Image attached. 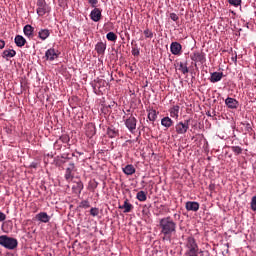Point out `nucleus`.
Listing matches in <instances>:
<instances>
[{"label":"nucleus","instance_id":"39","mask_svg":"<svg viewBox=\"0 0 256 256\" xmlns=\"http://www.w3.org/2000/svg\"><path fill=\"white\" fill-rule=\"evenodd\" d=\"M250 205H251L252 211H256V195L252 197Z\"/></svg>","mask_w":256,"mask_h":256},{"label":"nucleus","instance_id":"22","mask_svg":"<svg viewBox=\"0 0 256 256\" xmlns=\"http://www.w3.org/2000/svg\"><path fill=\"white\" fill-rule=\"evenodd\" d=\"M179 105H175L170 109V117L173 119H179Z\"/></svg>","mask_w":256,"mask_h":256},{"label":"nucleus","instance_id":"14","mask_svg":"<svg viewBox=\"0 0 256 256\" xmlns=\"http://www.w3.org/2000/svg\"><path fill=\"white\" fill-rule=\"evenodd\" d=\"M36 219L40 221V223H49L51 216L47 215V212H40L36 215Z\"/></svg>","mask_w":256,"mask_h":256},{"label":"nucleus","instance_id":"41","mask_svg":"<svg viewBox=\"0 0 256 256\" xmlns=\"http://www.w3.org/2000/svg\"><path fill=\"white\" fill-rule=\"evenodd\" d=\"M88 3L91 5V7L95 8L97 7L99 0H88Z\"/></svg>","mask_w":256,"mask_h":256},{"label":"nucleus","instance_id":"23","mask_svg":"<svg viewBox=\"0 0 256 256\" xmlns=\"http://www.w3.org/2000/svg\"><path fill=\"white\" fill-rule=\"evenodd\" d=\"M161 125L163 127H166V129H169V127H173V121L171 120V118H169V116H166L162 118Z\"/></svg>","mask_w":256,"mask_h":256},{"label":"nucleus","instance_id":"44","mask_svg":"<svg viewBox=\"0 0 256 256\" xmlns=\"http://www.w3.org/2000/svg\"><path fill=\"white\" fill-rule=\"evenodd\" d=\"M0 49H5V41L0 39Z\"/></svg>","mask_w":256,"mask_h":256},{"label":"nucleus","instance_id":"21","mask_svg":"<svg viewBox=\"0 0 256 256\" xmlns=\"http://www.w3.org/2000/svg\"><path fill=\"white\" fill-rule=\"evenodd\" d=\"M14 43L17 47H25V43H27V40L21 35H16Z\"/></svg>","mask_w":256,"mask_h":256},{"label":"nucleus","instance_id":"46","mask_svg":"<svg viewBox=\"0 0 256 256\" xmlns=\"http://www.w3.org/2000/svg\"><path fill=\"white\" fill-rule=\"evenodd\" d=\"M206 115H207L208 117H211V111H208V112L206 113Z\"/></svg>","mask_w":256,"mask_h":256},{"label":"nucleus","instance_id":"31","mask_svg":"<svg viewBox=\"0 0 256 256\" xmlns=\"http://www.w3.org/2000/svg\"><path fill=\"white\" fill-rule=\"evenodd\" d=\"M231 151H233L235 155H241L243 153V148H241L240 146H232Z\"/></svg>","mask_w":256,"mask_h":256},{"label":"nucleus","instance_id":"9","mask_svg":"<svg viewBox=\"0 0 256 256\" xmlns=\"http://www.w3.org/2000/svg\"><path fill=\"white\" fill-rule=\"evenodd\" d=\"M46 61H55V59L59 58V54L55 48H50L45 52Z\"/></svg>","mask_w":256,"mask_h":256},{"label":"nucleus","instance_id":"29","mask_svg":"<svg viewBox=\"0 0 256 256\" xmlns=\"http://www.w3.org/2000/svg\"><path fill=\"white\" fill-rule=\"evenodd\" d=\"M179 71H181V73H183V75H187V73H189V68L187 67V64L180 62Z\"/></svg>","mask_w":256,"mask_h":256},{"label":"nucleus","instance_id":"19","mask_svg":"<svg viewBox=\"0 0 256 256\" xmlns=\"http://www.w3.org/2000/svg\"><path fill=\"white\" fill-rule=\"evenodd\" d=\"M51 35V30L49 29H40L38 32V37L41 41H45Z\"/></svg>","mask_w":256,"mask_h":256},{"label":"nucleus","instance_id":"35","mask_svg":"<svg viewBox=\"0 0 256 256\" xmlns=\"http://www.w3.org/2000/svg\"><path fill=\"white\" fill-rule=\"evenodd\" d=\"M228 3L232 5V7H241V0H228Z\"/></svg>","mask_w":256,"mask_h":256},{"label":"nucleus","instance_id":"4","mask_svg":"<svg viewBox=\"0 0 256 256\" xmlns=\"http://www.w3.org/2000/svg\"><path fill=\"white\" fill-rule=\"evenodd\" d=\"M191 122V119L185 120L184 122H179L175 126L176 133L178 135H185L187 131H189V123Z\"/></svg>","mask_w":256,"mask_h":256},{"label":"nucleus","instance_id":"28","mask_svg":"<svg viewBox=\"0 0 256 256\" xmlns=\"http://www.w3.org/2000/svg\"><path fill=\"white\" fill-rule=\"evenodd\" d=\"M96 131H95V126L93 125H90L87 127V130H86V135L87 137H93L95 135Z\"/></svg>","mask_w":256,"mask_h":256},{"label":"nucleus","instance_id":"6","mask_svg":"<svg viewBox=\"0 0 256 256\" xmlns=\"http://www.w3.org/2000/svg\"><path fill=\"white\" fill-rule=\"evenodd\" d=\"M64 178L68 183H71L73 179H75V164L70 163L68 167L66 168Z\"/></svg>","mask_w":256,"mask_h":256},{"label":"nucleus","instance_id":"10","mask_svg":"<svg viewBox=\"0 0 256 256\" xmlns=\"http://www.w3.org/2000/svg\"><path fill=\"white\" fill-rule=\"evenodd\" d=\"M183 50V46L179 42H172L170 45V51L172 55H180Z\"/></svg>","mask_w":256,"mask_h":256},{"label":"nucleus","instance_id":"36","mask_svg":"<svg viewBox=\"0 0 256 256\" xmlns=\"http://www.w3.org/2000/svg\"><path fill=\"white\" fill-rule=\"evenodd\" d=\"M98 186H99V183L97 181H95V180L90 181V183H89V188L92 191H95V189H97Z\"/></svg>","mask_w":256,"mask_h":256},{"label":"nucleus","instance_id":"33","mask_svg":"<svg viewBox=\"0 0 256 256\" xmlns=\"http://www.w3.org/2000/svg\"><path fill=\"white\" fill-rule=\"evenodd\" d=\"M107 85L109 84L103 79L98 80V82L96 83V87H98V89H101L102 87H107Z\"/></svg>","mask_w":256,"mask_h":256},{"label":"nucleus","instance_id":"48","mask_svg":"<svg viewBox=\"0 0 256 256\" xmlns=\"http://www.w3.org/2000/svg\"><path fill=\"white\" fill-rule=\"evenodd\" d=\"M202 256H205V254H203Z\"/></svg>","mask_w":256,"mask_h":256},{"label":"nucleus","instance_id":"7","mask_svg":"<svg viewBox=\"0 0 256 256\" xmlns=\"http://www.w3.org/2000/svg\"><path fill=\"white\" fill-rule=\"evenodd\" d=\"M125 125L127 129L130 131V133H134L135 129H137V118L130 116L126 119Z\"/></svg>","mask_w":256,"mask_h":256},{"label":"nucleus","instance_id":"42","mask_svg":"<svg viewBox=\"0 0 256 256\" xmlns=\"http://www.w3.org/2000/svg\"><path fill=\"white\" fill-rule=\"evenodd\" d=\"M170 19L172 21H179V16L175 13H170Z\"/></svg>","mask_w":256,"mask_h":256},{"label":"nucleus","instance_id":"26","mask_svg":"<svg viewBox=\"0 0 256 256\" xmlns=\"http://www.w3.org/2000/svg\"><path fill=\"white\" fill-rule=\"evenodd\" d=\"M74 193H78L81 195V191H83V182H77L76 185L72 187Z\"/></svg>","mask_w":256,"mask_h":256},{"label":"nucleus","instance_id":"27","mask_svg":"<svg viewBox=\"0 0 256 256\" xmlns=\"http://www.w3.org/2000/svg\"><path fill=\"white\" fill-rule=\"evenodd\" d=\"M136 198L141 202L147 201V193H145V191H139L136 195Z\"/></svg>","mask_w":256,"mask_h":256},{"label":"nucleus","instance_id":"13","mask_svg":"<svg viewBox=\"0 0 256 256\" xmlns=\"http://www.w3.org/2000/svg\"><path fill=\"white\" fill-rule=\"evenodd\" d=\"M225 105L228 109H237V107H239V101L235 98L228 97L225 100Z\"/></svg>","mask_w":256,"mask_h":256},{"label":"nucleus","instance_id":"2","mask_svg":"<svg viewBox=\"0 0 256 256\" xmlns=\"http://www.w3.org/2000/svg\"><path fill=\"white\" fill-rule=\"evenodd\" d=\"M0 246L4 247V249H8V251H14V249L19 246V241H17V238L1 235Z\"/></svg>","mask_w":256,"mask_h":256},{"label":"nucleus","instance_id":"5","mask_svg":"<svg viewBox=\"0 0 256 256\" xmlns=\"http://www.w3.org/2000/svg\"><path fill=\"white\" fill-rule=\"evenodd\" d=\"M37 7L36 12L39 17H43L46 13H49V6H47V2L45 0H38Z\"/></svg>","mask_w":256,"mask_h":256},{"label":"nucleus","instance_id":"47","mask_svg":"<svg viewBox=\"0 0 256 256\" xmlns=\"http://www.w3.org/2000/svg\"><path fill=\"white\" fill-rule=\"evenodd\" d=\"M205 256H209V252H205Z\"/></svg>","mask_w":256,"mask_h":256},{"label":"nucleus","instance_id":"25","mask_svg":"<svg viewBox=\"0 0 256 256\" xmlns=\"http://www.w3.org/2000/svg\"><path fill=\"white\" fill-rule=\"evenodd\" d=\"M123 173H125V175H133L135 173V166H133L132 164H128L123 168Z\"/></svg>","mask_w":256,"mask_h":256},{"label":"nucleus","instance_id":"24","mask_svg":"<svg viewBox=\"0 0 256 256\" xmlns=\"http://www.w3.org/2000/svg\"><path fill=\"white\" fill-rule=\"evenodd\" d=\"M17 55V52L15 50L9 49V50H4L3 51V55L2 57H4V59H11L13 57H15Z\"/></svg>","mask_w":256,"mask_h":256},{"label":"nucleus","instance_id":"32","mask_svg":"<svg viewBox=\"0 0 256 256\" xmlns=\"http://www.w3.org/2000/svg\"><path fill=\"white\" fill-rule=\"evenodd\" d=\"M106 39L108 41H117V34H115L114 32H109L107 35H106Z\"/></svg>","mask_w":256,"mask_h":256},{"label":"nucleus","instance_id":"34","mask_svg":"<svg viewBox=\"0 0 256 256\" xmlns=\"http://www.w3.org/2000/svg\"><path fill=\"white\" fill-rule=\"evenodd\" d=\"M144 35L146 39H153V31L149 30V28L144 30Z\"/></svg>","mask_w":256,"mask_h":256},{"label":"nucleus","instance_id":"8","mask_svg":"<svg viewBox=\"0 0 256 256\" xmlns=\"http://www.w3.org/2000/svg\"><path fill=\"white\" fill-rule=\"evenodd\" d=\"M190 58L192 61H195L196 63H201V64L205 63L206 61L205 53L199 52V51H196L193 54H191Z\"/></svg>","mask_w":256,"mask_h":256},{"label":"nucleus","instance_id":"3","mask_svg":"<svg viewBox=\"0 0 256 256\" xmlns=\"http://www.w3.org/2000/svg\"><path fill=\"white\" fill-rule=\"evenodd\" d=\"M186 256H199V245H197V241L193 237H188L186 240Z\"/></svg>","mask_w":256,"mask_h":256},{"label":"nucleus","instance_id":"11","mask_svg":"<svg viewBox=\"0 0 256 256\" xmlns=\"http://www.w3.org/2000/svg\"><path fill=\"white\" fill-rule=\"evenodd\" d=\"M199 207H200L199 202H195V201H188L185 204V209L187 211H193L194 213H197V211H199Z\"/></svg>","mask_w":256,"mask_h":256},{"label":"nucleus","instance_id":"18","mask_svg":"<svg viewBox=\"0 0 256 256\" xmlns=\"http://www.w3.org/2000/svg\"><path fill=\"white\" fill-rule=\"evenodd\" d=\"M107 135L110 139H115V137H119V130L113 126L108 127Z\"/></svg>","mask_w":256,"mask_h":256},{"label":"nucleus","instance_id":"17","mask_svg":"<svg viewBox=\"0 0 256 256\" xmlns=\"http://www.w3.org/2000/svg\"><path fill=\"white\" fill-rule=\"evenodd\" d=\"M223 79V72H213L210 76L211 83H219Z\"/></svg>","mask_w":256,"mask_h":256},{"label":"nucleus","instance_id":"1","mask_svg":"<svg viewBox=\"0 0 256 256\" xmlns=\"http://www.w3.org/2000/svg\"><path fill=\"white\" fill-rule=\"evenodd\" d=\"M159 229L161 235L166 239H171L177 233V223L170 216L164 217L159 221Z\"/></svg>","mask_w":256,"mask_h":256},{"label":"nucleus","instance_id":"40","mask_svg":"<svg viewBox=\"0 0 256 256\" xmlns=\"http://www.w3.org/2000/svg\"><path fill=\"white\" fill-rule=\"evenodd\" d=\"M132 55L134 57H139L140 51H139V48H137V46L132 48Z\"/></svg>","mask_w":256,"mask_h":256},{"label":"nucleus","instance_id":"16","mask_svg":"<svg viewBox=\"0 0 256 256\" xmlns=\"http://www.w3.org/2000/svg\"><path fill=\"white\" fill-rule=\"evenodd\" d=\"M119 209H124L123 213H131L134 209L133 204L129 203V199L124 200V204L118 207Z\"/></svg>","mask_w":256,"mask_h":256},{"label":"nucleus","instance_id":"20","mask_svg":"<svg viewBox=\"0 0 256 256\" xmlns=\"http://www.w3.org/2000/svg\"><path fill=\"white\" fill-rule=\"evenodd\" d=\"M106 49L107 45L103 42H98L95 46V51L98 53V55H103Z\"/></svg>","mask_w":256,"mask_h":256},{"label":"nucleus","instance_id":"37","mask_svg":"<svg viewBox=\"0 0 256 256\" xmlns=\"http://www.w3.org/2000/svg\"><path fill=\"white\" fill-rule=\"evenodd\" d=\"M80 207H81L82 209H89V207H91V204L89 203V201L83 200V201L80 203Z\"/></svg>","mask_w":256,"mask_h":256},{"label":"nucleus","instance_id":"12","mask_svg":"<svg viewBox=\"0 0 256 256\" xmlns=\"http://www.w3.org/2000/svg\"><path fill=\"white\" fill-rule=\"evenodd\" d=\"M101 17V9L99 8H94L90 13V19H92V21H94L95 23L101 21Z\"/></svg>","mask_w":256,"mask_h":256},{"label":"nucleus","instance_id":"38","mask_svg":"<svg viewBox=\"0 0 256 256\" xmlns=\"http://www.w3.org/2000/svg\"><path fill=\"white\" fill-rule=\"evenodd\" d=\"M90 215H92V217H97V215H99V208H91Z\"/></svg>","mask_w":256,"mask_h":256},{"label":"nucleus","instance_id":"45","mask_svg":"<svg viewBox=\"0 0 256 256\" xmlns=\"http://www.w3.org/2000/svg\"><path fill=\"white\" fill-rule=\"evenodd\" d=\"M37 162H32L31 164H30V167L32 168V169H37Z\"/></svg>","mask_w":256,"mask_h":256},{"label":"nucleus","instance_id":"15","mask_svg":"<svg viewBox=\"0 0 256 256\" xmlns=\"http://www.w3.org/2000/svg\"><path fill=\"white\" fill-rule=\"evenodd\" d=\"M34 31H35V28L33 26L29 25V24H27L23 28L24 35L26 37H28V39H33V37H34L33 32Z\"/></svg>","mask_w":256,"mask_h":256},{"label":"nucleus","instance_id":"30","mask_svg":"<svg viewBox=\"0 0 256 256\" xmlns=\"http://www.w3.org/2000/svg\"><path fill=\"white\" fill-rule=\"evenodd\" d=\"M148 119H149V121H156L157 120V111L150 110L148 113Z\"/></svg>","mask_w":256,"mask_h":256},{"label":"nucleus","instance_id":"43","mask_svg":"<svg viewBox=\"0 0 256 256\" xmlns=\"http://www.w3.org/2000/svg\"><path fill=\"white\" fill-rule=\"evenodd\" d=\"M5 219H7V215H5V213L0 211V223L5 221Z\"/></svg>","mask_w":256,"mask_h":256}]
</instances>
